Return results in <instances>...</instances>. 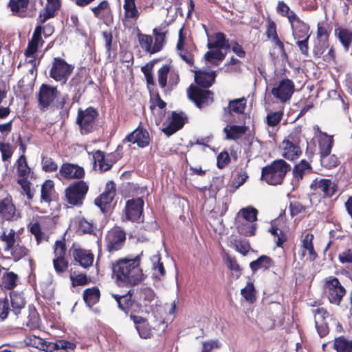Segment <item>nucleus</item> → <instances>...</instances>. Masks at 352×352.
<instances>
[{"instance_id":"nucleus-3","label":"nucleus","mask_w":352,"mask_h":352,"mask_svg":"<svg viewBox=\"0 0 352 352\" xmlns=\"http://www.w3.org/2000/svg\"><path fill=\"white\" fill-rule=\"evenodd\" d=\"M302 128L296 126L281 142L282 156L289 161H294L302 155L300 146Z\"/></svg>"},{"instance_id":"nucleus-44","label":"nucleus","mask_w":352,"mask_h":352,"mask_svg":"<svg viewBox=\"0 0 352 352\" xmlns=\"http://www.w3.org/2000/svg\"><path fill=\"white\" fill-rule=\"evenodd\" d=\"M137 36L140 46L143 50V51L148 54H153L152 45L153 42V36L148 34H142L141 32H138Z\"/></svg>"},{"instance_id":"nucleus-46","label":"nucleus","mask_w":352,"mask_h":352,"mask_svg":"<svg viewBox=\"0 0 352 352\" xmlns=\"http://www.w3.org/2000/svg\"><path fill=\"white\" fill-rule=\"evenodd\" d=\"M331 28L330 24L326 21H321L317 24V32L316 36L318 41H329V38L331 34Z\"/></svg>"},{"instance_id":"nucleus-20","label":"nucleus","mask_w":352,"mask_h":352,"mask_svg":"<svg viewBox=\"0 0 352 352\" xmlns=\"http://www.w3.org/2000/svg\"><path fill=\"white\" fill-rule=\"evenodd\" d=\"M19 283V276L0 265V288L3 291H12Z\"/></svg>"},{"instance_id":"nucleus-24","label":"nucleus","mask_w":352,"mask_h":352,"mask_svg":"<svg viewBox=\"0 0 352 352\" xmlns=\"http://www.w3.org/2000/svg\"><path fill=\"white\" fill-rule=\"evenodd\" d=\"M94 164H98L100 172L109 170L113 165L116 162V160L112 153L105 155L104 152L97 150L93 153Z\"/></svg>"},{"instance_id":"nucleus-34","label":"nucleus","mask_w":352,"mask_h":352,"mask_svg":"<svg viewBox=\"0 0 352 352\" xmlns=\"http://www.w3.org/2000/svg\"><path fill=\"white\" fill-rule=\"evenodd\" d=\"M333 144V136L329 135L326 133L321 132L318 138L320 155L331 153Z\"/></svg>"},{"instance_id":"nucleus-7","label":"nucleus","mask_w":352,"mask_h":352,"mask_svg":"<svg viewBox=\"0 0 352 352\" xmlns=\"http://www.w3.org/2000/svg\"><path fill=\"white\" fill-rule=\"evenodd\" d=\"M126 239V232L119 226L110 229L105 236V248L110 254L121 250Z\"/></svg>"},{"instance_id":"nucleus-43","label":"nucleus","mask_w":352,"mask_h":352,"mask_svg":"<svg viewBox=\"0 0 352 352\" xmlns=\"http://www.w3.org/2000/svg\"><path fill=\"white\" fill-rule=\"evenodd\" d=\"M333 349L336 352H352V340H348L343 336L336 338Z\"/></svg>"},{"instance_id":"nucleus-49","label":"nucleus","mask_w":352,"mask_h":352,"mask_svg":"<svg viewBox=\"0 0 352 352\" xmlns=\"http://www.w3.org/2000/svg\"><path fill=\"white\" fill-rule=\"evenodd\" d=\"M40 321L39 314L34 308L33 309L30 310L28 320L25 324L29 330H35L40 327Z\"/></svg>"},{"instance_id":"nucleus-40","label":"nucleus","mask_w":352,"mask_h":352,"mask_svg":"<svg viewBox=\"0 0 352 352\" xmlns=\"http://www.w3.org/2000/svg\"><path fill=\"white\" fill-rule=\"evenodd\" d=\"M53 191H54V182L51 179L45 181L41 186V201L50 203L52 200V195Z\"/></svg>"},{"instance_id":"nucleus-36","label":"nucleus","mask_w":352,"mask_h":352,"mask_svg":"<svg viewBox=\"0 0 352 352\" xmlns=\"http://www.w3.org/2000/svg\"><path fill=\"white\" fill-rule=\"evenodd\" d=\"M29 1L30 0H10L8 7L15 15L24 17Z\"/></svg>"},{"instance_id":"nucleus-27","label":"nucleus","mask_w":352,"mask_h":352,"mask_svg":"<svg viewBox=\"0 0 352 352\" xmlns=\"http://www.w3.org/2000/svg\"><path fill=\"white\" fill-rule=\"evenodd\" d=\"M230 41L224 33L219 32L208 37L207 47L208 49L229 50Z\"/></svg>"},{"instance_id":"nucleus-55","label":"nucleus","mask_w":352,"mask_h":352,"mask_svg":"<svg viewBox=\"0 0 352 352\" xmlns=\"http://www.w3.org/2000/svg\"><path fill=\"white\" fill-rule=\"evenodd\" d=\"M276 11L281 16L287 17L290 24H293V19L291 18L292 15H296V14L290 10V8L284 1H278L276 6Z\"/></svg>"},{"instance_id":"nucleus-25","label":"nucleus","mask_w":352,"mask_h":352,"mask_svg":"<svg viewBox=\"0 0 352 352\" xmlns=\"http://www.w3.org/2000/svg\"><path fill=\"white\" fill-rule=\"evenodd\" d=\"M291 18L293 19V24L291 25L294 39L309 38L311 35L309 25L297 15H292Z\"/></svg>"},{"instance_id":"nucleus-30","label":"nucleus","mask_w":352,"mask_h":352,"mask_svg":"<svg viewBox=\"0 0 352 352\" xmlns=\"http://www.w3.org/2000/svg\"><path fill=\"white\" fill-rule=\"evenodd\" d=\"M216 74L214 72L197 71L195 73V81L197 85L207 89L214 82Z\"/></svg>"},{"instance_id":"nucleus-58","label":"nucleus","mask_w":352,"mask_h":352,"mask_svg":"<svg viewBox=\"0 0 352 352\" xmlns=\"http://www.w3.org/2000/svg\"><path fill=\"white\" fill-rule=\"evenodd\" d=\"M42 169L46 173H52L58 170V164L50 157L43 156L41 159Z\"/></svg>"},{"instance_id":"nucleus-50","label":"nucleus","mask_w":352,"mask_h":352,"mask_svg":"<svg viewBox=\"0 0 352 352\" xmlns=\"http://www.w3.org/2000/svg\"><path fill=\"white\" fill-rule=\"evenodd\" d=\"M69 278L73 287L85 286L90 283V278L85 273H71Z\"/></svg>"},{"instance_id":"nucleus-54","label":"nucleus","mask_w":352,"mask_h":352,"mask_svg":"<svg viewBox=\"0 0 352 352\" xmlns=\"http://www.w3.org/2000/svg\"><path fill=\"white\" fill-rule=\"evenodd\" d=\"M238 232L245 236H252L255 235L256 225L251 222L241 223L237 226Z\"/></svg>"},{"instance_id":"nucleus-26","label":"nucleus","mask_w":352,"mask_h":352,"mask_svg":"<svg viewBox=\"0 0 352 352\" xmlns=\"http://www.w3.org/2000/svg\"><path fill=\"white\" fill-rule=\"evenodd\" d=\"M267 30L266 36L269 39H271L280 50V54L283 57L287 56V53L285 50L283 43L280 40L277 31L276 25L275 22L270 18L267 19Z\"/></svg>"},{"instance_id":"nucleus-52","label":"nucleus","mask_w":352,"mask_h":352,"mask_svg":"<svg viewBox=\"0 0 352 352\" xmlns=\"http://www.w3.org/2000/svg\"><path fill=\"white\" fill-rule=\"evenodd\" d=\"M10 250L14 261L21 260L29 253V250L25 245L20 244L19 241L14 245Z\"/></svg>"},{"instance_id":"nucleus-21","label":"nucleus","mask_w":352,"mask_h":352,"mask_svg":"<svg viewBox=\"0 0 352 352\" xmlns=\"http://www.w3.org/2000/svg\"><path fill=\"white\" fill-rule=\"evenodd\" d=\"M150 137L146 129L139 126L133 132L128 134L123 142H128L133 144H137L140 148H144L150 144Z\"/></svg>"},{"instance_id":"nucleus-39","label":"nucleus","mask_w":352,"mask_h":352,"mask_svg":"<svg viewBox=\"0 0 352 352\" xmlns=\"http://www.w3.org/2000/svg\"><path fill=\"white\" fill-rule=\"evenodd\" d=\"M10 302L12 312L17 316L22 309L25 307V300L24 298L17 292H10Z\"/></svg>"},{"instance_id":"nucleus-35","label":"nucleus","mask_w":352,"mask_h":352,"mask_svg":"<svg viewBox=\"0 0 352 352\" xmlns=\"http://www.w3.org/2000/svg\"><path fill=\"white\" fill-rule=\"evenodd\" d=\"M17 179H28L31 168L29 167L25 155L22 154L16 162Z\"/></svg>"},{"instance_id":"nucleus-29","label":"nucleus","mask_w":352,"mask_h":352,"mask_svg":"<svg viewBox=\"0 0 352 352\" xmlns=\"http://www.w3.org/2000/svg\"><path fill=\"white\" fill-rule=\"evenodd\" d=\"M311 173H313V168L306 160H301L292 169L293 178L298 182L302 181L306 174Z\"/></svg>"},{"instance_id":"nucleus-16","label":"nucleus","mask_w":352,"mask_h":352,"mask_svg":"<svg viewBox=\"0 0 352 352\" xmlns=\"http://www.w3.org/2000/svg\"><path fill=\"white\" fill-rule=\"evenodd\" d=\"M294 83L288 78H283L271 91L272 94L281 102L289 100L294 92Z\"/></svg>"},{"instance_id":"nucleus-18","label":"nucleus","mask_w":352,"mask_h":352,"mask_svg":"<svg viewBox=\"0 0 352 352\" xmlns=\"http://www.w3.org/2000/svg\"><path fill=\"white\" fill-rule=\"evenodd\" d=\"M168 80V87L172 89L174 86L177 85L179 81V74L174 70H170L169 65H164L157 71V80L160 87L162 89L166 88L168 85L167 79Z\"/></svg>"},{"instance_id":"nucleus-37","label":"nucleus","mask_w":352,"mask_h":352,"mask_svg":"<svg viewBox=\"0 0 352 352\" xmlns=\"http://www.w3.org/2000/svg\"><path fill=\"white\" fill-rule=\"evenodd\" d=\"M248 130V126L243 125H231L230 127H225L223 131L226 135V139L236 140L239 139L242 135L245 134Z\"/></svg>"},{"instance_id":"nucleus-2","label":"nucleus","mask_w":352,"mask_h":352,"mask_svg":"<svg viewBox=\"0 0 352 352\" xmlns=\"http://www.w3.org/2000/svg\"><path fill=\"white\" fill-rule=\"evenodd\" d=\"M291 169L290 164L283 159L275 160L262 168L261 179L269 185H280Z\"/></svg>"},{"instance_id":"nucleus-53","label":"nucleus","mask_w":352,"mask_h":352,"mask_svg":"<svg viewBox=\"0 0 352 352\" xmlns=\"http://www.w3.org/2000/svg\"><path fill=\"white\" fill-rule=\"evenodd\" d=\"M52 262L56 273L60 276L65 273L69 267V261L66 257H54Z\"/></svg>"},{"instance_id":"nucleus-47","label":"nucleus","mask_w":352,"mask_h":352,"mask_svg":"<svg viewBox=\"0 0 352 352\" xmlns=\"http://www.w3.org/2000/svg\"><path fill=\"white\" fill-rule=\"evenodd\" d=\"M320 161L321 166L327 169L333 168L340 164L338 157L334 154L331 155V153L320 155Z\"/></svg>"},{"instance_id":"nucleus-11","label":"nucleus","mask_w":352,"mask_h":352,"mask_svg":"<svg viewBox=\"0 0 352 352\" xmlns=\"http://www.w3.org/2000/svg\"><path fill=\"white\" fill-rule=\"evenodd\" d=\"M21 217L11 195L0 199V221H12Z\"/></svg>"},{"instance_id":"nucleus-62","label":"nucleus","mask_w":352,"mask_h":352,"mask_svg":"<svg viewBox=\"0 0 352 352\" xmlns=\"http://www.w3.org/2000/svg\"><path fill=\"white\" fill-rule=\"evenodd\" d=\"M0 152L3 162L8 161L12 156L14 149L10 143H5L0 141Z\"/></svg>"},{"instance_id":"nucleus-45","label":"nucleus","mask_w":352,"mask_h":352,"mask_svg":"<svg viewBox=\"0 0 352 352\" xmlns=\"http://www.w3.org/2000/svg\"><path fill=\"white\" fill-rule=\"evenodd\" d=\"M247 100L245 97L232 100L229 102L228 109L229 113H234L236 114H242L246 107Z\"/></svg>"},{"instance_id":"nucleus-4","label":"nucleus","mask_w":352,"mask_h":352,"mask_svg":"<svg viewBox=\"0 0 352 352\" xmlns=\"http://www.w3.org/2000/svg\"><path fill=\"white\" fill-rule=\"evenodd\" d=\"M88 182L77 180L71 182L65 189L66 202L74 207H81L89 192Z\"/></svg>"},{"instance_id":"nucleus-60","label":"nucleus","mask_w":352,"mask_h":352,"mask_svg":"<svg viewBox=\"0 0 352 352\" xmlns=\"http://www.w3.org/2000/svg\"><path fill=\"white\" fill-rule=\"evenodd\" d=\"M67 254V246L65 239L63 237L60 240L55 241L54 245V257H65Z\"/></svg>"},{"instance_id":"nucleus-42","label":"nucleus","mask_w":352,"mask_h":352,"mask_svg":"<svg viewBox=\"0 0 352 352\" xmlns=\"http://www.w3.org/2000/svg\"><path fill=\"white\" fill-rule=\"evenodd\" d=\"M0 240L6 243L5 250H10L14 245L20 241V237L16 235V232L11 229L9 232L3 231L0 236Z\"/></svg>"},{"instance_id":"nucleus-8","label":"nucleus","mask_w":352,"mask_h":352,"mask_svg":"<svg viewBox=\"0 0 352 352\" xmlns=\"http://www.w3.org/2000/svg\"><path fill=\"white\" fill-rule=\"evenodd\" d=\"M98 116V113L93 107H89L85 110L82 109L78 110L76 124L82 135L90 133L94 131L95 121Z\"/></svg>"},{"instance_id":"nucleus-17","label":"nucleus","mask_w":352,"mask_h":352,"mask_svg":"<svg viewBox=\"0 0 352 352\" xmlns=\"http://www.w3.org/2000/svg\"><path fill=\"white\" fill-rule=\"evenodd\" d=\"M58 175L60 178L67 180H82L85 176V171L82 166L76 164L65 162L60 166Z\"/></svg>"},{"instance_id":"nucleus-31","label":"nucleus","mask_w":352,"mask_h":352,"mask_svg":"<svg viewBox=\"0 0 352 352\" xmlns=\"http://www.w3.org/2000/svg\"><path fill=\"white\" fill-rule=\"evenodd\" d=\"M334 34L341 43L344 51L348 52L352 43V30L337 27L334 30Z\"/></svg>"},{"instance_id":"nucleus-9","label":"nucleus","mask_w":352,"mask_h":352,"mask_svg":"<svg viewBox=\"0 0 352 352\" xmlns=\"http://www.w3.org/2000/svg\"><path fill=\"white\" fill-rule=\"evenodd\" d=\"M309 188L314 195H320L322 198H331L337 191L338 187L330 179L317 177L311 182Z\"/></svg>"},{"instance_id":"nucleus-64","label":"nucleus","mask_w":352,"mask_h":352,"mask_svg":"<svg viewBox=\"0 0 352 352\" xmlns=\"http://www.w3.org/2000/svg\"><path fill=\"white\" fill-rule=\"evenodd\" d=\"M231 159L227 151L220 152L217 157V166L219 169L225 168L230 163Z\"/></svg>"},{"instance_id":"nucleus-6","label":"nucleus","mask_w":352,"mask_h":352,"mask_svg":"<svg viewBox=\"0 0 352 352\" xmlns=\"http://www.w3.org/2000/svg\"><path fill=\"white\" fill-rule=\"evenodd\" d=\"M74 69V66L69 64L60 57H55L52 62L50 77L56 82L65 84Z\"/></svg>"},{"instance_id":"nucleus-5","label":"nucleus","mask_w":352,"mask_h":352,"mask_svg":"<svg viewBox=\"0 0 352 352\" xmlns=\"http://www.w3.org/2000/svg\"><path fill=\"white\" fill-rule=\"evenodd\" d=\"M324 290L329 302L338 306L340 305L346 294V289L341 284L339 279L333 276H330L325 279Z\"/></svg>"},{"instance_id":"nucleus-33","label":"nucleus","mask_w":352,"mask_h":352,"mask_svg":"<svg viewBox=\"0 0 352 352\" xmlns=\"http://www.w3.org/2000/svg\"><path fill=\"white\" fill-rule=\"evenodd\" d=\"M164 28L158 27L153 30L154 36V44L153 45V52L156 54L160 52L166 44V38L168 30H164Z\"/></svg>"},{"instance_id":"nucleus-19","label":"nucleus","mask_w":352,"mask_h":352,"mask_svg":"<svg viewBox=\"0 0 352 352\" xmlns=\"http://www.w3.org/2000/svg\"><path fill=\"white\" fill-rule=\"evenodd\" d=\"M58 91L56 87L42 84L38 94V102L41 109H46L57 97Z\"/></svg>"},{"instance_id":"nucleus-59","label":"nucleus","mask_w":352,"mask_h":352,"mask_svg":"<svg viewBox=\"0 0 352 352\" xmlns=\"http://www.w3.org/2000/svg\"><path fill=\"white\" fill-rule=\"evenodd\" d=\"M240 212L243 218L248 222L253 223L257 221L258 210L252 206L242 208Z\"/></svg>"},{"instance_id":"nucleus-15","label":"nucleus","mask_w":352,"mask_h":352,"mask_svg":"<svg viewBox=\"0 0 352 352\" xmlns=\"http://www.w3.org/2000/svg\"><path fill=\"white\" fill-rule=\"evenodd\" d=\"M314 317L315 327L320 338L326 337L329 333V327L326 319L330 317L327 309L324 307H317L311 310Z\"/></svg>"},{"instance_id":"nucleus-56","label":"nucleus","mask_w":352,"mask_h":352,"mask_svg":"<svg viewBox=\"0 0 352 352\" xmlns=\"http://www.w3.org/2000/svg\"><path fill=\"white\" fill-rule=\"evenodd\" d=\"M77 232L80 234H94V224L90 223L85 218H82L79 220L77 227Z\"/></svg>"},{"instance_id":"nucleus-32","label":"nucleus","mask_w":352,"mask_h":352,"mask_svg":"<svg viewBox=\"0 0 352 352\" xmlns=\"http://www.w3.org/2000/svg\"><path fill=\"white\" fill-rule=\"evenodd\" d=\"M184 118L180 114L173 112L170 121L168 126L163 129V131L166 135L170 136L181 129L184 125Z\"/></svg>"},{"instance_id":"nucleus-22","label":"nucleus","mask_w":352,"mask_h":352,"mask_svg":"<svg viewBox=\"0 0 352 352\" xmlns=\"http://www.w3.org/2000/svg\"><path fill=\"white\" fill-rule=\"evenodd\" d=\"M72 255L74 261L83 268H89L94 263V255L90 250L74 248L72 250Z\"/></svg>"},{"instance_id":"nucleus-63","label":"nucleus","mask_w":352,"mask_h":352,"mask_svg":"<svg viewBox=\"0 0 352 352\" xmlns=\"http://www.w3.org/2000/svg\"><path fill=\"white\" fill-rule=\"evenodd\" d=\"M155 298V293L151 288L144 287L141 289L140 298L144 302L145 305H147L148 303H151L153 301Z\"/></svg>"},{"instance_id":"nucleus-38","label":"nucleus","mask_w":352,"mask_h":352,"mask_svg":"<svg viewBox=\"0 0 352 352\" xmlns=\"http://www.w3.org/2000/svg\"><path fill=\"white\" fill-rule=\"evenodd\" d=\"M100 296L98 288L95 287L87 288L83 292V300L89 307H91L99 301Z\"/></svg>"},{"instance_id":"nucleus-14","label":"nucleus","mask_w":352,"mask_h":352,"mask_svg":"<svg viewBox=\"0 0 352 352\" xmlns=\"http://www.w3.org/2000/svg\"><path fill=\"white\" fill-rule=\"evenodd\" d=\"M144 201L142 198H132L126 202L124 214L126 220L138 221L143 214Z\"/></svg>"},{"instance_id":"nucleus-1","label":"nucleus","mask_w":352,"mask_h":352,"mask_svg":"<svg viewBox=\"0 0 352 352\" xmlns=\"http://www.w3.org/2000/svg\"><path fill=\"white\" fill-rule=\"evenodd\" d=\"M142 256V252L135 257L127 256L112 263V278L118 285L133 287L144 279V275L140 267Z\"/></svg>"},{"instance_id":"nucleus-13","label":"nucleus","mask_w":352,"mask_h":352,"mask_svg":"<svg viewBox=\"0 0 352 352\" xmlns=\"http://www.w3.org/2000/svg\"><path fill=\"white\" fill-rule=\"evenodd\" d=\"M116 194L115 183L113 181H109L106 184L104 191L95 199L94 204L103 213H106L109 210Z\"/></svg>"},{"instance_id":"nucleus-57","label":"nucleus","mask_w":352,"mask_h":352,"mask_svg":"<svg viewBox=\"0 0 352 352\" xmlns=\"http://www.w3.org/2000/svg\"><path fill=\"white\" fill-rule=\"evenodd\" d=\"M283 116V111L271 112L266 116V123L269 126H276L281 122Z\"/></svg>"},{"instance_id":"nucleus-10","label":"nucleus","mask_w":352,"mask_h":352,"mask_svg":"<svg viewBox=\"0 0 352 352\" xmlns=\"http://www.w3.org/2000/svg\"><path fill=\"white\" fill-rule=\"evenodd\" d=\"M133 293L134 290L131 289L123 295L111 294V296L117 302L119 309L127 315L131 311L140 312L142 311V305L132 298Z\"/></svg>"},{"instance_id":"nucleus-12","label":"nucleus","mask_w":352,"mask_h":352,"mask_svg":"<svg viewBox=\"0 0 352 352\" xmlns=\"http://www.w3.org/2000/svg\"><path fill=\"white\" fill-rule=\"evenodd\" d=\"M188 96L198 108H201L213 102L214 94L210 90L202 89L191 85L188 89Z\"/></svg>"},{"instance_id":"nucleus-61","label":"nucleus","mask_w":352,"mask_h":352,"mask_svg":"<svg viewBox=\"0 0 352 352\" xmlns=\"http://www.w3.org/2000/svg\"><path fill=\"white\" fill-rule=\"evenodd\" d=\"M23 193L26 195L28 201H32L34 196L35 190L31 189V183L28 179H17Z\"/></svg>"},{"instance_id":"nucleus-48","label":"nucleus","mask_w":352,"mask_h":352,"mask_svg":"<svg viewBox=\"0 0 352 352\" xmlns=\"http://www.w3.org/2000/svg\"><path fill=\"white\" fill-rule=\"evenodd\" d=\"M153 275L155 278L160 279L166 274L163 263L161 261V256L159 254L152 257Z\"/></svg>"},{"instance_id":"nucleus-28","label":"nucleus","mask_w":352,"mask_h":352,"mask_svg":"<svg viewBox=\"0 0 352 352\" xmlns=\"http://www.w3.org/2000/svg\"><path fill=\"white\" fill-rule=\"evenodd\" d=\"M275 266L274 260L266 255H261L250 263V267L253 273L258 270L267 271Z\"/></svg>"},{"instance_id":"nucleus-51","label":"nucleus","mask_w":352,"mask_h":352,"mask_svg":"<svg viewBox=\"0 0 352 352\" xmlns=\"http://www.w3.org/2000/svg\"><path fill=\"white\" fill-rule=\"evenodd\" d=\"M241 294L250 303H254L256 300V289L252 282H248L245 287L241 290Z\"/></svg>"},{"instance_id":"nucleus-41","label":"nucleus","mask_w":352,"mask_h":352,"mask_svg":"<svg viewBox=\"0 0 352 352\" xmlns=\"http://www.w3.org/2000/svg\"><path fill=\"white\" fill-rule=\"evenodd\" d=\"M123 8L126 19L136 20L140 16V13L136 6L135 0H124Z\"/></svg>"},{"instance_id":"nucleus-23","label":"nucleus","mask_w":352,"mask_h":352,"mask_svg":"<svg viewBox=\"0 0 352 352\" xmlns=\"http://www.w3.org/2000/svg\"><path fill=\"white\" fill-rule=\"evenodd\" d=\"M43 28L41 25H36L31 39L28 41V47L25 50V57H33L38 50V46H42L44 41L42 39L41 34Z\"/></svg>"}]
</instances>
